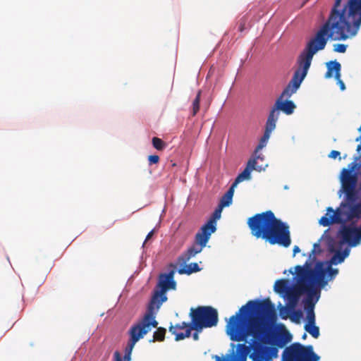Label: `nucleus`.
Here are the masks:
<instances>
[{
	"mask_svg": "<svg viewBox=\"0 0 361 361\" xmlns=\"http://www.w3.org/2000/svg\"><path fill=\"white\" fill-rule=\"evenodd\" d=\"M320 245L318 243H316L313 245V248L310 253L309 255V259L307 261L309 262H314L316 259L315 255L319 254L321 252Z\"/></svg>",
	"mask_w": 361,
	"mask_h": 361,
	"instance_id": "27",
	"label": "nucleus"
},
{
	"mask_svg": "<svg viewBox=\"0 0 361 361\" xmlns=\"http://www.w3.org/2000/svg\"><path fill=\"white\" fill-rule=\"evenodd\" d=\"M152 142L153 147L157 150H164L166 147V144L161 139L157 137H154Z\"/></svg>",
	"mask_w": 361,
	"mask_h": 361,
	"instance_id": "25",
	"label": "nucleus"
},
{
	"mask_svg": "<svg viewBox=\"0 0 361 361\" xmlns=\"http://www.w3.org/2000/svg\"><path fill=\"white\" fill-rule=\"evenodd\" d=\"M154 234V230H152L146 236V238H145V243L148 240H149L152 235Z\"/></svg>",
	"mask_w": 361,
	"mask_h": 361,
	"instance_id": "36",
	"label": "nucleus"
},
{
	"mask_svg": "<svg viewBox=\"0 0 361 361\" xmlns=\"http://www.w3.org/2000/svg\"><path fill=\"white\" fill-rule=\"evenodd\" d=\"M159 161V157L158 155H149L148 157L149 165L157 164Z\"/></svg>",
	"mask_w": 361,
	"mask_h": 361,
	"instance_id": "32",
	"label": "nucleus"
},
{
	"mask_svg": "<svg viewBox=\"0 0 361 361\" xmlns=\"http://www.w3.org/2000/svg\"><path fill=\"white\" fill-rule=\"evenodd\" d=\"M341 154L340 152L338 151H336V150H332L330 154H329V157L331 158V159H336L338 157H339Z\"/></svg>",
	"mask_w": 361,
	"mask_h": 361,
	"instance_id": "34",
	"label": "nucleus"
},
{
	"mask_svg": "<svg viewBox=\"0 0 361 361\" xmlns=\"http://www.w3.org/2000/svg\"><path fill=\"white\" fill-rule=\"evenodd\" d=\"M246 168H249L250 171H252V170H258V169L257 167V160H256V158H252V159H249V161H247V167ZM259 170L260 169H259Z\"/></svg>",
	"mask_w": 361,
	"mask_h": 361,
	"instance_id": "30",
	"label": "nucleus"
},
{
	"mask_svg": "<svg viewBox=\"0 0 361 361\" xmlns=\"http://www.w3.org/2000/svg\"><path fill=\"white\" fill-rule=\"evenodd\" d=\"M305 329L314 338H317L319 336V329L318 326H315V324H306L305 325Z\"/></svg>",
	"mask_w": 361,
	"mask_h": 361,
	"instance_id": "24",
	"label": "nucleus"
},
{
	"mask_svg": "<svg viewBox=\"0 0 361 361\" xmlns=\"http://www.w3.org/2000/svg\"><path fill=\"white\" fill-rule=\"evenodd\" d=\"M275 128L276 123L267 118L264 135L259 140V142L255 151V153H257L267 145V143L270 137L271 133L275 129Z\"/></svg>",
	"mask_w": 361,
	"mask_h": 361,
	"instance_id": "13",
	"label": "nucleus"
},
{
	"mask_svg": "<svg viewBox=\"0 0 361 361\" xmlns=\"http://www.w3.org/2000/svg\"><path fill=\"white\" fill-rule=\"evenodd\" d=\"M189 316L191 318L190 323L183 322L169 326V331L175 335L176 341L190 337L192 330L201 331L203 329L215 326L219 321L217 310L211 306L192 307Z\"/></svg>",
	"mask_w": 361,
	"mask_h": 361,
	"instance_id": "6",
	"label": "nucleus"
},
{
	"mask_svg": "<svg viewBox=\"0 0 361 361\" xmlns=\"http://www.w3.org/2000/svg\"><path fill=\"white\" fill-rule=\"evenodd\" d=\"M223 207L218 206L212 218L204 224L195 235V244L192 245L178 257L180 264H185L192 257L202 252L209 241L212 233L216 230V220L220 219Z\"/></svg>",
	"mask_w": 361,
	"mask_h": 361,
	"instance_id": "8",
	"label": "nucleus"
},
{
	"mask_svg": "<svg viewBox=\"0 0 361 361\" xmlns=\"http://www.w3.org/2000/svg\"><path fill=\"white\" fill-rule=\"evenodd\" d=\"M234 188L235 187H233L232 184L228 191L222 196L219 204L221 207L224 208L226 207H228L232 203V199L234 194Z\"/></svg>",
	"mask_w": 361,
	"mask_h": 361,
	"instance_id": "16",
	"label": "nucleus"
},
{
	"mask_svg": "<svg viewBox=\"0 0 361 361\" xmlns=\"http://www.w3.org/2000/svg\"><path fill=\"white\" fill-rule=\"evenodd\" d=\"M328 39H330L329 35L321 27L314 37L307 43L305 49L298 56L297 61L298 69L295 71L290 81L276 99L268 116L267 118L269 120L276 123L279 117L280 111L287 115L293 114L295 105L293 101L288 99L296 92L300 87L307 74L314 55L318 51L325 48Z\"/></svg>",
	"mask_w": 361,
	"mask_h": 361,
	"instance_id": "2",
	"label": "nucleus"
},
{
	"mask_svg": "<svg viewBox=\"0 0 361 361\" xmlns=\"http://www.w3.org/2000/svg\"><path fill=\"white\" fill-rule=\"evenodd\" d=\"M343 242L355 247L361 241V226L360 227L343 226L339 231Z\"/></svg>",
	"mask_w": 361,
	"mask_h": 361,
	"instance_id": "12",
	"label": "nucleus"
},
{
	"mask_svg": "<svg viewBox=\"0 0 361 361\" xmlns=\"http://www.w3.org/2000/svg\"><path fill=\"white\" fill-rule=\"evenodd\" d=\"M355 166V164L350 163L348 168L342 169L340 180L342 191L345 194V202H342L336 210L328 207L327 213L319 220L321 225L329 226L361 218V202H356L359 199V192L357 189V174L353 173Z\"/></svg>",
	"mask_w": 361,
	"mask_h": 361,
	"instance_id": "4",
	"label": "nucleus"
},
{
	"mask_svg": "<svg viewBox=\"0 0 361 361\" xmlns=\"http://www.w3.org/2000/svg\"><path fill=\"white\" fill-rule=\"evenodd\" d=\"M157 312L158 310L154 307L147 306V312L142 319L130 327L129 330L130 339L124 354L127 358H131V353L136 343L149 332L152 328L157 327L158 322L156 320Z\"/></svg>",
	"mask_w": 361,
	"mask_h": 361,
	"instance_id": "9",
	"label": "nucleus"
},
{
	"mask_svg": "<svg viewBox=\"0 0 361 361\" xmlns=\"http://www.w3.org/2000/svg\"><path fill=\"white\" fill-rule=\"evenodd\" d=\"M166 331V329L163 327L157 328V329L154 332L153 339L151 341H164L165 338Z\"/></svg>",
	"mask_w": 361,
	"mask_h": 361,
	"instance_id": "22",
	"label": "nucleus"
},
{
	"mask_svg": "<svg viewBox=\"0 0 361 361\" xmlns=\"http://www.w3.org/2000/svg\"><path fill=\"white\" fill-rule=\"evenodd\" d=\"M350 254V250L348 248H345L343 252L341 251V255L344 259L347 257Z\"/></svg>",
	"mask_w": 361,
	"mask_h": 361,
	"instance_id": "35",
	"label": "nucleus"
},
{
	"mask_svg": "<svg viewBox=\"0 0 361 361\" xmlns=\"http://www.w3.org/2000/svg\"><path fill=\"white\" fill-rule=\"evenodd\" d=\"M114 361H130L131 358L130 357L127 358L126 355H123V357H122L120 352L116 350L114 353Z\"/></svg>",
	"mask_w": 361,
	"mask_h": 361,
	"instance_id": "29",
	"label": "nucleus"
},
{
	"mask_svg": "<svg viewBox=\"0 0 361 361\" xmlns=\"http://www.w3.org/2000/svg\"><path fill=\"white\" fill-rule=\"evenodd\" d=\"M333 71H335V78L336 80H339L341 77V64L336 61H330L329 63H327V71L325 73V78H329L333 76Z\"/></svg>",
	"mask_w": 361,
	"mask_h": 361,
	"instance_id": "15",
	"label": "nucleus"
},
{
	"mask_svg": "<svg viewBox=\"0 0 361 361\" xmlns=\"http://www.w3.org/2000/svg\"><path fill=\"white\" fill-rule=\"evenodd\" d=\"M344 258L341 255V250H336L334 253V255L331 257V259H330V263L331 264H340L341 262H343L344 261Z\"/></svg>",
	"mask_w": 361,
	"mask_h": 361,
	"instance_id": "26",
	"label": "nucleus"
},
{
	"mask_svg": "<svg viewBox=\"0 0 361 361\" xmlns=\"http://www.w3.org/2000/svg\"><path fill=\"white\" fill-rule=\"evenodd\" d=\"M326 270L331 278L334 277L338 272L337 269H333L331 266H329Z\"/></svg>",
	"mask_w": 361,
	"mask_h": 361,
	"instance_id": "33",
	"label": "nucleus"
},
{
	"mask_svg": "<svg viewBox=\"0 0 361 361\" xmlns=\"http://www.w3.org/2000/svg\"><path fill=\"white\" fill-rule=\"evenodd\" d=\"M200 270L199 265L196 262L190 263L188 265H185V267L178 270L179 274H191L192 273L199 271Z\"/></svg>",
	"mask_w": 361,
	"mask_h": 361,
	"instance_id": "20",
	"label": "nucleus"
},
{
	"mask_svg": "<svg viewBox=\"0 0 361 361\" xmlns=\"http://www.w3.org/2000/svg\"><path fill=\"white\" fill-rule=\"evenodd\" d=\"M255 312H262L271 321L276 319L274 305L269 298L261 301L250 300L230 317L226 334L233 341H246L251 337L253 352L250 357L253 361L275 357L278 348H282L290 342L292 336L286 329L274 333L271 325L262 317L252 314Z\"/></svg>",
	"mask_w": 361,
	"mask_h": 361,
	"instance_id": "1",
	"label": "nucleus"
},
{
	"mask_svg": "<svg viewBox=\"0 0 361 361\" xmlns=\"http://www.w3.org/2000/svg\"><path fill=\"white\" fill-rule=\"evenodd\" d=\"M293 256H295L297 253L300 252V249L298 246L295 245L293 247Z\"/></svg>",
	"mask_w": 361,
	"mask_h": 361,
	"instance_id": "37",
	"label": "nucleus"
},
{
	"mask_svg": "<svg viewBox=\"0 0 361 361\" xmlns=\"http://www.w3.org/2000/svg\"><path fill=\"white\" fill-rule=\"evenodd\" d=\"M248 21V18L246 16H243L238 22V30L239 32H243L246 28V24Z\"/></svg>",
	"mask_w": 361,
	"mask_h": 361,
	"instance_id": "28",
	"label": "nucleus"
},
{
	"mask_svg": "<svg viewBox=\"0 0 361 361\" xmlns=\"http://www.w3.org/2000/svg\"><path fill=\"white\" fill-rule=\"evenodd\" d=\"M174 273L175 271L171 270L167 274H161L159 275L157 286L158 289L154 290L148 306L159 310L162 303L167 300L166 291L175 290L176 287V283L173 280Z\"/></svg>",
	"mask_w": 361,
	"mask_h": 361,
	"instance_id": "10",
	"label": "nucleus"
},
{
	"mask_svg": "<svg viewBox=\"0 0 361 361\" xmlns=\"http://www.w3.org/2000/svg\"><path fill=\"white\" fill-rule=\"evenodd\" d=\"M250 170L249 168H245L243 172H241L235 179L233 183V187H236V185L242 182L244 180H248L250 178Z\"/></svg>",
	"mask_w": 361,
	"mask_h": 361,
	"instance_id": "21",
	"label": "nucleus"
},
{
	"mask_svg": "<svg viewBox=\"0 0 361 361\" xmlns=\"http://www.w3.org/2000/svg\"><path fill=\"white\" fill-rule=\"evenodd\" d=\"M288 283L289 281L288 279L277 280L274 284V291L279 294H286L290 288Z\"/></svg>",
	"mask_w": 361,
	"mask_h": 361,
	"instance_id": "17",
	"label": "nucleus"
},
{
	"mask_svg": "<svg viewBox=\"0 0 361 361\" xmlns=\"http://www.w3.org/2000/svg\"><path fill=\"white\" fill-rule=\"evenodd\" d=\"M247 225L254 237L264 240L271 245L288 247L291 243L289 226L277 219L271 210L250 217Z\"/></svg>",
	"mask_w": 361,
	"mask_h": 361,
	"instance_id": "5",
	"label": "nucleus"
},
{
	"mask_svg": "<svg viewBox=\"0 0 361 361\" xmlns=\"http://www.w3.org/2000/svg\"><path fill=\"white\" fill-rule=\"evenodd\" d=\"M334 51L338 53H345L347 49V46L343 44H334Z\"/></svg>",
	"mask_w": 361,
	"mask_h": 361,
	"instance_id": "31",
	"label": "nucleus"
},
{
	"mask_svg": "<svg viewBox=\"0 0 361 361\" xmlns=\"http://www.w3.org/2000/svg\"><path fill=\"white\" fill-rule=\"evenodd\" d=\"M307 338V334L305 333L302 337V339H305Z\"/></svg>",
	"mask_w": 361,
	"mask_h": 361,
	"instance_id": "40",
	"label": "nucleus"
},
{
	"mask_svg": "<svg viewBox=\"0 0 361 361\" xmlns=\"http://www.w3.org/2000/svg\"><path fill=\"white\" fill-rule=\"evenodd\" d=\"M201 90H199L192 103V116H195L200 110V103L201 97Z\"/></svg>",
	"mask_w": 361,
	"mask_h": 361,
	"instance_id": "23",
	"label": "nucleus"
},
{
	"mask_svg": "<svg viewBox=\"0 0 361 361\" xmlns=\"http://www.w3.org/2000/svg\"><path fill=\"white\" fill-rule=\"evenodd\" d=\"M338 80V82H339V85H340V87H341V89L342 90H345V86L344 82H343L342 80H341L340 79H339V80Z\"/></svg>",
	"mask_w": 361,
	"mask_h": 361,
	"instance_id": "38",
	"label": "nucleus"
},
{
	"mask_svg": "<svg viewBox=\"0 0 361 361\" xmlns=\"http://www.w3.org/2000/svg\"><path fill=\"white\" fill-rule=\"evenodd\" d=\"M307 298L304 300V306L307 312V324H315V315L314 312V307L315 302L319 299V295L317 296L315 301H313L312 298H309L307 295Z\"/></svg>",
	"mask_w": 361,
	"mask_h": 361,
	"instance_id": "14",
	"label": "nucleus"
},
{
	"mask_svg": "<svg viewBox=\"0 0 361 361\" xmlns=\"http://www.w3.org/2000/svg\"><path fill=\"white\" fill-rule=\"evenodd\" d=\"M312 262L306 261L303 266L295 267L298 278L297 289L300 292H306L309 298L319 296L317 286L324 287L328 282L326 279V270L322 267V263L318 262L316 269L312 268Z\"/></svg>",
	"mask_w": 361,
	"mask_h": 361,
	"instance_id": "7",
	"label": "nucleus"
},
{
	"mask_svg": "<svg viewBox=\"0 0 361 361\" xmlns=\"http://www.w3.org/2000/svg\"><path fill=\"white\" fill-rule=\"evenodd\" d=\"M248 338H250L249 345H246L245 343H243L238 344L237 346V353L243 359H245L248 353H250V350H252L251 346V337H248L247 339ZM245 341L247 342V340Z\"/></svg>",
	"mask_w": 361,
	"mask_h": 361,
	"instance_id": "19",
	"label": "nucleus"
},
{
	"mask_svg": "<svg viewBox=\"0 0 361 361\" xmlns=\"http://www.w3.org/2000/svg\"><path fill=\"white\" fill-rule=\"evenodd\" d=\"M283 361H319L320 357L313 350L311 345H303L294 343L287 347L283 355Z\"/></svg>",
	"mask_w": 361,
	"mask_h": 361,
	"instance_id": "11",
	"label": "nucleus"
},
{
	"mask_svg": "<svg viewBox=\"0 0 361 361\" xmlns=\"http://www.w3.org/2000/svg\"><path fill=\"white\" fill-rule=\"evenodd\" d=\"M200 331H196L195 333L193 334L194 340H195V341L198 340V338H199L198 333Z\"/></svg>",
	"mask_w": 361,
	"mask_h": 361,
	"instance_id": "39",
	"label": "nucleus"
},
{
	"mask_svg": "<svg viewBox=\"0 0 361 361\" xmlns=\"http://www.w3.org/2000/svg\"><path fill=\"white\" fill-rule=\"evenodd\" d=\"M361 25V0H335L330 15L321 27L332 40L354 37Z\"/></svg>",
	"mask_w": 361,
	"mask_h": 361,
	"instance_id": "3",
	"label": "nucleus"
},
{
	"mask_svg": "<svg viewBox=\"0 0 361 361\" xmlns=\"http://www.w3.org/2000/svg\"><path fill=\"white\" fill-rule=\"evenodd\" d=\"M302 293H306V292H300L299 290L297 289V283L295 284L294 289L290 288L288 290L286 293L288 299L293 305H295L296 304L299 295Z\"/></svg>",
	"mask_w": 361,
	"mask_h": 361,
	"instance_id": "18",
	"label": "nucleus"
}]
</instances>
